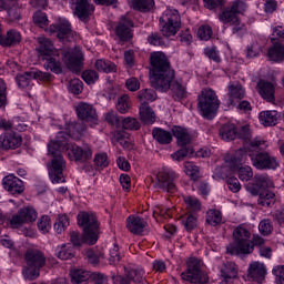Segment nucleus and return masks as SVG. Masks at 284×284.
<instances>
[{"mask_svg": "<svg viewBox=\"0 0 284 284\" xmlns=\"http://www.w3.org/2000/svg\"><path fill=\"white\" fill-rule=\"evenodd\" d=\"M172 134L176 138L178 145L181 148H185V145H190L192 143V135L187 129L182 126H173Z\"/></svg>", "mask_w": 284, "mask_h": 284, "instance_id": "bb28decb", "label": "nucleus"}, {"mask_svg": "<svg viewBox=\"0 0 284 284\" xmlns=\"http://www.w3.org/2000/svg\"><path fill=\"white\" fill-rule=\"evenodd\" d=\"M78 224L83 229V236L79 232L70 233V241L74 247H81L83 243L94 245L99 241V222L94 213L81 212L78 214Z\"/></svg>", "mask_w": 284, "mask_h": 284, "instance_id": "f03ea898", "label": "nucleus"}, {"mask_svg": "<svg viewBox=\"0 0 284 284\" xmlns=\"http://www.w3.org/2000/svg\"><path fill=\"white\" fill-rule=\"evenodd\" d=\"M256 90L264 101H268V103H274V101H276V98L274 97L276 89L272 82L260 80Z\"/></svg>", "mask_w": 284, "mask_h": 284, "instance_id": "5701e85b", "label": "nucleus"}, {"mask_svg": "<svg viewBox=\"0 0 284 284\" xmlns=\"http://www.w3.org/2000/svg\"><path fill=\"white\" fill-rule=\"evenodd\" d=\"M132 28H134V22L130 18L122 16L115 27V34L120 41H130L134 37Z\"/></svg>", "mask_w": 284, "mask_h": 284, "instance_id": "2eb2a0df", "label": "nucleus"}, {"mask_svg": "<svg viewBox=\"0 0 284 284\" xmlns=\"http://www.w3.org/2000/svg\"><path fill=\"white\" fill-rule=\"evenodd\" d=\"M74 256V246L72 244H63L58 252V258L61 261H68Z\"/></svg>", "mask_w": 284, "mask_h": 284, "instance_id": "09e8293b", "label": "nucleus"}, {"mask_svg": "<svg viewBox=\"0 0 284 284\" xmlns=\"http://www.w3.org/2000/svg\"><path fill=\"white\" fill-rule=\"evenodd\" d=\"M37 41L39 43L38 52L42 57V59H45L48 57H57V54H59V51L54 49V44L52 43V40H50V38L39 37Z\"/></svg>", "mask_w": 284, "mask_h": 284, "instance_id": "4be33fe9", "label": "nucleus"}, {"mask_svg": "<svg viewBox=\"0 0 284 284\" xmlns=\"http://www.w3.org/2000/svg\"><path fill=\"white\" fill-rule=\"evenodd\" d=\"M234 244H230L226 250L229 254H252L254 245L250 241L252 233L243 226H237L233 231Z\"/></svg>", "mask_w": 284, "mask_h": 284, "instance_id": "20e7f679", "label": "nucleus"}, {"mask_svg": "<svg viewBox=\"0 0 284 284\" xmlns=\"http://www.w3.org/2000/svg\"><path fill=\"white\" fill-rule=\"evenodd\" d=\"M237 176L240 181H250L254 176V172L251 166H241L237 170Z\"/></svg>", "mask_w": 284, "mask_h": 284, "instance_id": "13d9d810", "label": "nucleus"}, {"mask_svg": "<svg viewBox=\"0 0 284 284\" xmlns=\"http://www.w3.org/2000/svg\"><path fill=\"white\" fill-rule=\"evenodd\" d=\"M122 128L124 130H140L141 123L134 118H125L122 120Z\"/></svg>", "mask_w": 284, "mask_h": 284, "instance_id": "0e129e2a", "label": "nucleus"}, {"mask_svg": "<svg viewBox=\"0 0 284 284\" xmlns=\"http://www.w3.org/2000/svg\"><path fill=\"white\" fill-rule=\"evenodd\" d=\"M34 221H37V211L33 207L27 206L11 217L10 224L17 229L21 227L24 223H34Z\"/></svg>", "mask_w": 284, "mask_h": 284, "instance_id": "ddd939ff", "label": "nucleus"}, {"mask_svg": "<svg viewBox=\"0 0 284 284\" xmlns=\"http://www.w3.org/2000/svg\"><path fill=\"white\" fill-rule=\"evenodd\" d=\"M237 139H242L247 143L250 139H252V131L250 130V125H243L239 130L236 129Z\"/></svg>", "mask_w": 284, "mask_h": 284, "instance_id": "69168bd1", "label": "nucleus"}, {"mask_svg": "<svg viewBox=\"0 0 284 284\" xmlns=\"http://www.w3.org/2000/svg\"><path fill=\"white\" fill-rule=\"evenodd\" d=\"M132 108V100H130V95L123 94L118 99L116 110L121 114H128L130 109Z\"/></svg>", "mask_w": 284, "mask_h": 284, "instance_id": "a19ab883", "label": "nucleus"}, {"mask_svg": "<svg viewBox=\"0 0 284 284\" xmlns=\"http://www.w3.org/2000/svg\"><path fill=\"white\" fill-rule=\"evenodd\" d=\"M258 231L263 236H270L272 232H274V226L272 225V221L265 219L262 220L258 224Z\"/></svg>", "mask_w": 284, "mask_h": 284, "instance_id": "6e6d98bb", "label": "nucleus"}, {"mask_svg": "<svg viewBox=\"0 0 284 284\" xmlns=\"http://www.w3.org/2000/svg\"><path fill=\"white\" fill-rule=\"evenodd\" d=\"M184 203L187 212H200L201 210V202L194 196H185Z\"/></svg>", "mask_w": 284, "mask_h": 284, "instance_id": "3c124183", "label": "nucleus"}, {"mask_svg": "<svg viewBox=\"0 0 284 284\" xmlns=\"http://www.w3.org/2000/svg\"><path fill=\"white\" fill-rule=\"evenodd\" d=\"M152 136L160 145H170L172 143V133L161 128H154L152 130Z\"/></svg>", "mask_w": 284, "mask_h": 284, "instance_id": "7c9ffc66", "label": "nucleus"}, {"mask_svg": "<svg viewBox=\"0 0 284 284\" xmlns=\"http://www.w3.org/2000/svg\"><path fill=\"white\" fill-rule=\"evenodd\" d=\"M82 79L88 83V85H92V83L99 81V73L94 70H85L82 73Z\"/></svg>", "mask_w": 284, "mask_h": 284, "instance_id": "338daca9", "label": "nucleus"}, {"mask_svg": "<svg viewBox=\"0 0 284 284\" xmlns=\"http://www.w3.org/2000/svg\"><path fill=\"white\" fill-rule=\"evenodd\" d=\"M267 57L270 61L281 63L284 61V45L282 43H275L271 49H268Z\"/></svg>", "mask_w": 284, "mask_h": 284, "instance_id": "473e14b6", "label": "nucleus"}, {"mask_svg": "<svg viewBox=\"0 0 284 284\" xmlns=\"http://www.w3.org/2000/svg\"><path fill=\"white\" fill-rule=\"evenodd\" d=\"M248 156L252 161V165L256 168V170H276L280 165L278 159L267 151L250 153Z\"/></svg>", "mask_w": 284, "mask_h": 284, "instance_id": "6e6552de", "label": "nucleus"}, {"mask_svg": "<svg viewBox=\"0 0 284 284\" xmlns=\"http://www.w3.org/2000/svg\"><path fill=\"white\" fill-rule=\"evenodd\" d=\"M7 10L8 12V21H10L11 23H14V21H19V19H21V8H19V4L13 3L9 7V4L7 6Z\"/></svg>", "mask_w": 284, "mask_h": 284, "instance_id": "de8ad7c7", "label": "nucleus"}, {"mask_svg": "<svg viewBox=\"0 0 284 284\" xmlns=\"http://www.w3.org/2000/svg\"><path fill=\"white\" fill-rule=\"evenodd\" d=\"M33 23L39 28H45L48 26V16L44 12L38 11L33 14Z\"/></svg>", "mask_w": 284, "mask_h": 284, "instance_id": "774afa93", "label": "nucleus"}, {"mask_svg": "<svg viewBox=\"0 0 284 284\" xmlns=\"http://www.w3.org/2000/svg\"><path fill=\"white\" fill-rule=\"evenodd\" d=\"M247 277L255 283H263L267 276V268L261 262H252L247 268Z\"/></svg>", "mask_w": 284, "mask_h": 284, "instance_id": "412c9836", "label": "nucleus"}, {"mask_svg": "<svg viewBox=\"0 0 284 284\" xmlns=\"http://www.w3.org/2000/svg\"><path fill=\"white\" fill-rule=\"evenodd\" d=\"M94 65L98 72H105L106 74L116 72V64L110 60H97Z\"/></svg>", "mask_w": 284, "mask_h": 284, "instance_id": "ea45409f", "label": "nucleus"}, {"mask_svg": "<svg viewBox=\"0 0 284 284\" xmlns=\"http://www.w3.org/2000/svg\"><path fill=\"white\" fill-rule=\"evenodd\" d=\"M2 185L4 190L11 192V194H21L24 190L23 181L19 178L14 176L13 174L7 175L2 180Z\"/></svg>", "mask_w": 284, "mask_h": 284, "instance_id": "b1692460", "label": "nucleus"}, {"mask_svg": "<svg viewBox=\"0 0 284 284\" xmlns=\"http://www.w3.org/2000/svg\"><path fill=\"white\" fill-rule=\"evenodd\" d=\"M47 62L44 63L45 70L52 71L54 74H61L62 68L61 62L57 61V59L52 58V55L42 58Z\"/></svg>", "mask_w": 284, "mask_h": 284, "instance_id": "c03bdc74", "label": "nucleus"}, {"mask_svg": "<svg viewBox=\"0 0 284 284\" xmlns=\"http://www.w3.org/2000/svg\"><path fill=\"white\" fill-rule=\"evenodd\" d=\"M140 103H148V101H156V91L154 89H142L138 92Z\"/></svg>", "mask_w": 284, "mask_h": 284, "instance_id": "79ce46f5", "label": "nucleus"}, {"mask_svg": "<svg viewBox=\"0 0 284 284\" xmlns=\"http://www.w3.org/2000/svg\"><path fill=\"white\" fill-rule=\"evenodd\" d=\"M112 142L120 143L122 148L129 149L130 148V134L125 131H114L112 134Z\"/></svg>", "mask_w": 284, "mask_h": 284, "instance_id": "4c0bfd02", "label": "nucleus"}, {"mask_svg": "<svg viewBox=\"0 0 284 284\" xmlns=\"http://www.w3.org/2000/svg\"><path fill=\"white\" fill-rule=\"evenodd\" d=\"M85 130H88V126L85 125V122H83L82 120L69 123L67 126V133L62 132L64 133L65 143H68V136L73 139V141H79L83 139Z\"/></svg>", "mask_w": 284, "mask_h": 284, "instance_id": "aec40b11", "label": "nucleus"}, {"mask_svg": "<svg viewBox=\"0 0 284 284\" xmlns=\"http://www.w3.org/2000/svg\"><path fill=\"white\" fill-rule=\"evenodd\" d=\"M223 222V215L221 214V211L219 210H209L206 213V223H209V225H221V223Z\"/></svg>", "mask_w": 284, "mask_h": 284, "instance_id": "37998d69", "label": "nucleus"}, {"mask_svg": "<svg viewBox=\"0 0 284 284\" xmlns=\"http://www.w3.org/2000/svg\"><path fill=\"white\" fill-rule=\"evenodd\" d=\"M182 223L186 230V232H192L197 225L196 215L194 214H185L182 217Z\"/></svg>", "mask_w": 284, "mask_h": 284, "instance_id": "603ef678", "label": "nucleus"}, {"mask_svg": "<svg viewBox=\"0 0 284 284\" xmlns=\"http://www.w3.org/2000/svg\"><path fill=\"white\" fill-rule=\"evenodd\" d=\"M132 7L134 10H152L154 7V0H133Z\"/></svg>", "mask_w": 284, "mask_h": 284, "instance_id": "864d4df0", "label": "nucleus"}, {"mask_svg": "<svg viewBox=\"0 0 284 284\" xmlns=\"http://www.w3.org/2000/svg\"><path fill=\"white\" fill-rule=\"evenodd\" d=\"M50 34H57L60 41H70V37H74V31H72V24L68 21H61L57 24H51L49 27Z\"/></svg>", "mask_w": 284, "mask_h": 284, "instance_id": "f3484780", "label": "nucleus"}, {"mask_svg": "<svg viewBox=\"0 0 284 284\" xmlns=\"http://www.w3.org/2000/svg\"><path fill=\"white\" fill-rule=\"evenodd\" d=\"M148 226V222L142 217L131 215L126 219V229L131 234H141Z\"/></svg>", "mask_w": 284, "mask_h": 284, "instance_id": "393cba45", "label": "nucleus"}, {"mask_svg": "<svg viewBox=\"0 0 284 284\" xmlns=\"http://www.w3.org/2000/svg\"><path fill=\"white\" fill-rule=\"evenodd\" d=\"M178 175L176 173L172 171H160L156 175V187H160V190H163L164 192H168L169 194H175L176 192V184L174 181H176Z\"/></svg>", "mask_w": 284, "mask_h": 284, "instance_id": "9d476101", "label": "nucleus"}, {"mask_svg": "<svg viewBox=\"0 0 284 284\" xmlns=\"http://www.w3.org/2000/svg\"><path fill=\"white\" fill-rule=\"evenodd\" d=\"M73 16L83 23L90 21V17L94 14V4L90 0H71Z\"/></svg>", "mask_w": 284, "mask_h": 284, "instance_id": "1a4fd4ad", "label": "nucleus"}, {"mask_svg": "<svg viewBox=\"0 0 284 284\" xmlns=\"http://www.w3.org/2000/svg\"><path fill=\"white\" fill-rule=\"evenodd\" d=\"M227 8L232 13H234L236 17H239V14H245V12L247 10V4L241 0H235V1H232L227 6Z\"/></svg>", "mask_w": 284, "mask_h": 284, "instance_id": "49530a36", "label": "nucleus"}, {"mask_svg": "<svg viewBox=\"0 0 284 284\" xmlns=\"http://www.w3.org/2000/svg\"><path fill=\"white\" fill-rule=\"evenodd\" d=\"M41 268L28 266L23 270V276L27 281H37V277L40 276Z\"/></svg>", "mask_w": 284, "mask_h": 284, "instance_id": "680f3d73", "label": "nucleus"}, {"mask_svg": "<svg viewBox=\"0 0 284 284\" xmlns=\"http://www.w3.org/2000/svg\"><path fill=\"white\" fill-rule=\"evenodd\" d=\"M140 119L142 123H145V125H152V123L156 122V114H154V111L152 108H150V104L142 103L140 105Z\"/></svg>", "mask_w": 284, "mask_h": 284, "instance_id": "c756f323", "label": "nucleus"}, {"mask_svg": "<svg viewBox=\"0 0 284 284\" xmlns=\"http://www.w3.org/2000/svg\"><path fill=\"white\" fill-rule=\"evenodd\" d=\"M93 163L98 170H103V168H108L110 165V160L108 159V154L98 153L94 156Z\"/></svg>", "mask_w": 284, "mask_h": 284, "instance_id": "5fc2aeb1", "label": "nucleus"}, {"mask_svg": "<svg viewBox=\"0 0 284 284\" xmlns=\"http://www.w3.org/2000/svg\"><path fill=\"white\" fill-rule=\"evenodd\" d=\"M262 52L261 44L258 42H253L246 48V58L247 59H255Z\"/></svg>", "mask_w": 284, "mask_h": 284, "instance_id": "bf43d9fd", "label": "nucleus"}, {"mask_svg": "<svg viewBox=\"0 0 284 284\" xmlns=\"http://www.w3.org/2000/svg\"><path fill=\"white\" fill-rule=\"evenodd\" d=\"M90 276H92V274L84 268H78L72 272V281L77 284L88 281Z\"/></svg>", "mask_w": 284, "mask_h": 284, "instance_id": "8fccbe9b", "label": "nucleus"}, {"mask_svg": "<svg viewBox=\"0 0 284 284\" xmlns=\"http://www.w3.org/2000/svg\"><path fill=\"white\" fill-rule=\"evenodd\" d=\"M21 143H23V139L14 132L0 134V150H17V148H21Z\"/></svg>", "mask_w": 284, "mask_h": 284, "instance_id": "a211bd4d", "label": "nucleus"}, {"mask_svg": "<svg viewBox=\"0 0 284 284\" xmlns=\"http://www.w3.org/2000/svg\"><path fill=\"white\" fill-rule=\"evenodd\" d=\"M212 27L207 24L201 26L197 30V37L202 41H210V39H212Z\"/></svg>", "mask_w": 284, "mask_h": 284, "instance_id": "4d7b16f0", "label": "nucleus"}, {"mask_svg": "<svg viewBox=\"0 0 284 284\" xmlns=\"http://www.w3.org/2000/svg\"><path fill=\"white\" fill-rule=\"evenodd\" d=\"M257 203L262 207H272L276 203V194L270 190H263L258 194Z\"/></svg>", "mask_w": 284, "mask_h": 284, "instance_id": "2f4dec72", "label": "nucleus"}, {"mask_svg": "<svg viewBox=\"0 0 284 284\" xmlns=\"http://www.w3.org/2000/svg\"><path fill=\"white\" fill-rule=\"evenodd\" d=\"M24 261L28 267H45V254L37 247H30L26 251Z\"/></svg>", "mask_w": 284, "mask_h": 284, "instance_id": "4468645a", "label": "nucleus"}, {"mask_svg": "<svg viewBox=\"0 0 284 284\" xmlns=\"http://www.w3.org/2000/svg\"><path fill=\"white\" fill-rule=\"evenodd\" d=\"M184 172L186 176H190L192 181H199L201 179V170L193 162L184 163Z\"/></svg>", "mask_w": 284, "mask_h": 284, "instance_id": "58836bf2", "label": "nucleus"}, {"mask_svg": "<svg viewBox=\"0 0 284 284\" xmlns=\"http://www.w3.org/2000/svg\"><path fill=\"white\" fill-rule=\"evenodd\" d=\"M60 146L62 151L65 152L70 161H75L79 163H88L92 159V146L88 143L79 146L77 144H70L65 142V136L61 139Z\"/></svg>", "mask_w": 284, "mask_h": 284, "instance_id": "423d86ee", "label": "nucleus"}, {"mask_svg": "<svg viewBox=\"0 0 284 284\" xmlns=\"http://www.w3.org/2000/svg\"><path fill=\"white\" fill-rule=\"evenodd\" d=\"M197 108L204 119L212 120L219 110V97L212 89H203L197 98Z\"/></svg>", "mask_w": 284, "mask_h": 284, "instance_id": "39448f33", "label": "nucleus"}, {"mask_svg": "<svg viewBox=\"0 0 284 284\" xmlns=\"http://www.w3.org/2000/svg\"><path fill=\"white\" fill-rule=\"evenodd\" d=\"M145 272L143 270H136V268H131L126 273V278L121 276V275H113L112 281L113 284H130V281H133V283L136 284H144L145 280L143 278Z\"/></svg>", "mask_w": 284, "mask_h": 284, "instance_id": "6ab92c4d", "label": "nucleus"}, {"mask_svg": "<svg viewBox=\"0 0 284 284\" xmlns=\"http://www.w3.org/2000/svg\"><path fill=\"white\" fill-rule=\"evenodd\" d=\"M69 226H70V219L68 217V215L65 214L59 215L54 223L55 232L58 234H63V232H65V230H68Z\"/></svg>", "mask_w": 284, "mask_h": 284, "instance_id": "a18cd8bd", "label": "nucleus"}, {"mask_svg": "<svg viewBox=\"0 0 284 284\" xmlns=\"http://www.w3.org/2000/svg\"><path fill=\"white\" fill-rule=\"evenodd\" d=\"M278 119H281L278 111H262L260 113V121L262 124H264L265 128H272L276 125V123H278Z\"/></svg>", "mask_w": 284, "mask_h": 284, "instance_id": "c85d7f7f", "label": "nucleus"}, {"mask_svg": "<svg viewBox=\"0 0 284 284\" xmlns=\"http://www.w3.org/2000/svg\"><path fill=\"white\" fill-rule=\"evenodd\" d=\"M220 136L223 141H234L236 139V125L232 123L222 125Z\"/></svg>", "mask_w": 284, "mask_h": 284, "instance_id": "72a5a7b5", "label": "nucleus"}, {"mask_svg": "<svg viewBox=\"0 0 284 284\" xmlns=\"http://www.w3.org/2000/svg\"><path fill=\"white\" fill-rule=\"evenodd\" d=\"M69 91L72 92V94H81V92H83V82L77 78L70 80Z\"/></svg>", "mask_w": 284, "mask_h": 284, "instance_id": "052dcab7", "label": "nucleus"}, {"mask_svg": "<svg viewBox=\"0 0 284 284\" xmlns=\"http://www.w3.org/2000/svg\"><path fill=\"white\" fill-rule=\"evenodd\" d=\"M21 42V33L14 30H10L7 32L6 37L0 39V45L8 47V45H17V43Z\"/></svg>", "mask_w": 284, "mask_h": 284, "instance_id": "f704fd0d", "label": "nucleus"}, {"mask_svg": "<svg viewBox=\"0 0 284 284\" xmlns=\"http://www.w3.org/2000/svg\"><path fill=\"white\" fill-rule=\"evenodd\" d=\"M181 277L183 281H187L189 283L193 284L207 283V277L201 274V266H199L196 260L189 262L187 270L181 274Z\"/></svg>", "mask_w": 284, "mask_h": 284, "instance_id": "f8f14e48", "label": "nucleus"}, {"mask_svg": "<svg viewBox=\"0 0 284 284\" xmlns=\"http://www.w3.org/2000/svg\"><path fill=\"white\" fill-rule=\"evenodd\" d=\"M243 156H245V151L243 149H239L237 151H235L234 155H227L225 158V163H227L231 170H236V168H239V163L243 161Z\"/></svg>", "mask_w": 284, "mask_h": 284, "instance_id": "e433bc0d", "label": "nucleus"}, {"mask_svg": "<svg viewBox=\"0 0 284 284\" xmlns=\"http://www.w3.org/2000/svg\"><path fill=\"white\" fill-rule=\"evenodd\" d=\"M150 61L152 65V88L159 90L160 92H168V90L171 88L173 98L175 100L185 99V94H187L185 91V85L178 80H174L175 72L174 69H172L170 60H168L165 53L161 51L153 52L150 55Z\"/></svg>", "mask_w": 284, "mask_h": 284, "instance_id": "f257e3e1", "label": "nucleus"}, {"mask_svg": "<svg viewBox=\"0 0 284 284\" xmlns=\"http://www.w3.org/2000/svg\"><path fill=\"white\" fill-rule=\"evenodd\" d=\"M220 274L224 281H230L239 276V267L236 263L226 261L220 266Z\"/></svg>", "mask_w": 284, "mask_h": 284, "instance_id": "cd10ccee", "label": "nucleus"}, {"mask_svg": "<svg viewBox=\"0 0 284 284\" xmlns=\"http://www.w3.org/2000/svg\"><path fill=\"white\" fill-rule=\"evenodd\" d=\"M219 20L221 21V23H223V26H232V23H239V16H236L230 10L229 7H226L219 14Z\"/></svg>", "mask_w": 284, "mask_h": 284, "instance_id": "c9c22d12", "label": "nucleus"}, {"mask_svg": "<svg viewBox=\"0 0 284 284\" xmlns=\"http://www.w3.org/2000/svg\"><path fill=\"white\" fill-rule=\"evenodd\" d=\"M63 61L71 72H81V61H83V53L80 49L65 51L63 53Z\"/></svg>", "mask_w": 284, "mask_h": 284, "instance_id": "dca6fc26", "label": "nucleus"}, {"mask_svg": "<svg viewBox=\"0 0 284 284\" xmlns=\"http://www.w3.org/2000/svg\"><path fill=\"white\" fill-rule=\"evenodd\" d=\"M65 133L59 132L55 140L51 141L48 145L49 156L51 161L47 164L50 181L52 183H65L63 170H65V159L61 155V139H64Z\"/></svg>", "mask_w": 284, "mask_h": 284, "instance_id": "7ed1b4c3", "label": "nucleus"}, {"mask_svg": "<svg viewBox=\"0 0 284 284\" xmlns=\"http://www.w3.org/2000/svg\"><path fill=\"white\" fill-rule=\"evenodd\" d=\"M75 112L80 121L84 123H89L90 125H97L99 123L97 110L90 103L80 102L75 108Z\"/></svg>", "mask_w": 284, "mask_h": 284, "instance_id": "9b49d317", "label": "nucleus"}, {"mask_svg": "<svg viewBox=\"0 0 284 284\" xmlns=\"http://www.w3.org/2000/svg\"><path fill=\"white\" fill-rule=\"evenodd\" d=\"M16 81L19 85V88H29L30 81H32V77L30 75V72H24L22 74L17 75Z\"/></svg>", "mask_w": 284, "mask_h": 284, "instance_id": "e2e57ef3", "label": "nucleus"}, {"mask_svg": "<svg viewBox=\"0 0 284 284\" xmlns=\"http://www.w3.org/2000/svg\"><path fill=\"white\" fill-rule=\"evenodd\" d=\"M241 99H245V89L239 82H231L229 84V101L230 105H234L236 101H241Z\"/></svg>", "mask_w": 284, "mask_h": 284, "instance_id": "a878e982", "label": "nucleus"}, {"mask_svg": "<svg viewBox=\"0 0 284 284\" xmlns=\"http://www.w3.org/2000/svg\"><path fill=\"white\" fill-rule=\"evenodd\" d=\"M160 32L163 37H174L181 30V14L176 9H166L160 18Z\"/></svg>", "mask_w": 284, "mask_h": 284, "instance_id": "0eeeda50", "label": "nucleus"}]
</instances>
